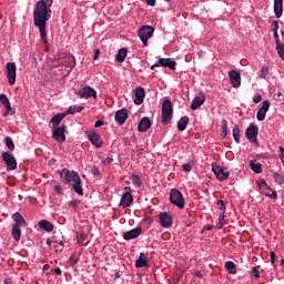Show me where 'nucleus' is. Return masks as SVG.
<instances>
[{"label": "nucleus", "mask_w": 284, "mask_h": 284, "mask_svg": "<svg viewBox=\"0 0 284 284\" xmlns=\"http://www.w3.org/2000/svg\"><path fill=\"white\" fill-rule=\"evenodd\" d=\"M53 272H54V274H57V275H61V274H62L60 267L54 268Z\"/></svg>", "instance_id": "62"}, {"label": "nucleus", "mask_w": 284, "mask_h": 284, "mask_svg": "<svg viewBox=\"0 0 284 284\" xmlns=\"http://www.w3.org/2000/svg\"><path fill=\"white\" fill-rule=\"evenodd\" d=\"M4 144H6L7 149H8L10 152H13V151H14L16 144H14V142H13V140H12L11 136H6V138H4Z\"/></svg>", "instance_id": "34"}, {"label": "nucleus", "mask_w": 284, "mask_h": 284, "mask_svg": "<svg viewBox=\"0 0 284 284\" xmlns=\"http://www.w3.org/2000/svg\"><path fill=\"white\" fill-rule=\"evenodd\" d=\"M280 151H281L280 158H281V160L283 162V165H284V149H283V146H280Z\"/></svg>", "instance_id": "56"}, {"label": "nucleus", "mask_w": 284, "mask_h": 284, "mask_svg": "<svg viewBox=\"0 0 284 284\" xmlns=\"http://www.w3.org/2000/svg\"><path fill=\"white\" fill-rule=\"evenodd\" d=\"M135 97H136V99L134 100V103H135L136 105L143 104L144 98H145V90H144V88L138 87V88L135 89Z\"/></svg>", "instance_id": "22"}, {"label": "nucleus", "mask_w": 284, "mask_h": 284, "mask_svg": "<svg viewBox=\"0 0 284 284\" xmlns=\"http://www.w3.org/2000/svg\"><path fill=\"white\" fill-rule=\"evenodd\" d=\"M258 268H260V266H254V267L252 268L251 274H252V276L255 277V278H260Z\"/></svg>", "instance_id": "47"}, {"label": "nucleus", "mask_w": 284, "mask_h": 284, "mask_svg": "<svg viewBox=\"0 0 284 284\" xmlns=\"http://www.w3.org/2000/svg\"><path fill=\"white\" fill-rule=\"evenodd\" d=\"M274 39L276 41V47H278V44H283V43L280 42V37H278L277 32H274Z\"/></svg>", "instance_id": "53"}, {"label": "nucleus", "mask_w": 284, "mask_h": 284, "mask_svg": "<svg viewBox=\"0 0 284 284\" xmlns=\"http://www.w3.org/2000/svg\"><path fill=\"white\" fill-rule=\"evenodd\" d=\"M276 51L282 61H284V43L276 45Z\"/></svg>", "instance_id": "41"}, {"label": "nucleus", "mask_w": 284, "mask_h": 284, "mask_svg": "<svg viewBox=\"0 0 284 284\" xmlns=\"http://www.w3.org/2000/svg\"><path fill=\"white\" fill-rule=\"evenodd\" d=\"M113 162V159L112 158H106L104 161H103V163L105 164V165H109V164H111Z\"/></svg>", "instance_id": "58"}, {"label": "nucleus", "mask_w": 284, "mask_h": 284, "mask_svg": "<svg viewBox=\"0 0 284 284\" xmlns=\"http://www.w3.org/2000/svg\"><path fill=\"white\" fill-rule=\"evenodd\" d=\"M88 139L97 149H100L103 144L100 134H98L95 131L89 132Z\"/></svg>", "instance_id": "17"}, {"label": "nucleus", "mask_w": 284, "mask_h": 284, "mask_svg": "<svg viewBox=\"0 0 284 284\" xmlns=\"http://www.w3.org/2000/svg\"><path fill=\"white\" fill-rule=\"evenodd\" d=\"M53 0H40L33 10V24L39 29L43 43H48V21L52 18Z\"/></svg>", "instance_id": "1"}, {"label": "nucleus", "mask_w": 284, "mask_h": 284, "mask_svg": "<svg viewBox=\"0 0 284 284\" xmlns=\"http://www.w3.org/2000/svg\"><path fill=\"white\" fill-rule=\"evenodd\" d=\"M225 268L229 271V274L236 275V264L232 261L225 263Z\"/></svg>", "instance_id": "32"}, {"label": "nucleus", "mask_w": 284, "mask_h": 284, "mask_svg": "<svg viewBox=\"0 0 284 284\" xmlns=\"http://www.w3.org/2000/svg\"><path fill=\"white\" fill-rule=\"evenodd\" d=\"M221 130H222V136L226 138L229 135V121L227 120H222Z\"/></svg>", "instance_id": "36"}, {"label": "nucleus", "mask_w": 284, "mask_h": 284, "mask_svg": "<svg viewBox=\"0 0 284 284\" xmlns=\"http://www.w3.org/2000/svg\"><path fill=\"white\" fill-rule=\"evenodd\" d=\"M173 224V217L170 213H161L160 214V225L164 229H168L170 226H172Z\"/></svg>", "instance_id": "15"}, {"label": "nucleus", "mask_w": 284, "mask_h": 284, "mask_svg": "<svg viewBox=\"0 0 284 284\" xmlns=\"http://www.w3.org/2000/svg\"><path fill=\"white\" fill-rule=\"evenodd\" d=\"M142 234V227H136L124 233L123 239L125 241H132L133 239H139Z\"/></svg>", "instance_id": "19"}, {"label": "nucleus", "mask_w": 284, "mask_h": 284, "mask_svg": "<svg viewBox=\"0 0 284 284\" xmlns=\"http://www.w3.org/2000/svg\"><path fill=\"white\" fill-rule=\"evenodd\" d=\"M64 118H65V114L58 113L52 116V119L50 120V123L52 124V126L57 128L58 125L61 124V121H63Z\"/></svg>", "instance_id": "27"}, {"label": "nucleus", "mask_w": 284, "mask_h": 284, "mask_svg": "<svg viewBox=\"0 0 284 284\" xmlns=\"http://www.w3.org/2000/svg\"><path fill=\"white\" fill-rule=\"evenodd\" d=\"M68 63H67V68H70V71H72V68H74L77 65V60L74 59L73 55H68Z\"/></svg>", "instance_id": "37"}, {"label": "nucleus", "mask_w": 284, "mask_h": 284, "mask_svg": "<svg viewBox=\"0 0 284 284\" xmlns=\"http://www.w3.org/2000/svg\"><path fill=\"white\" fill-rule=\"evenodd\" d=\"M1 158H2V161L4 162L8 170H10V171L17 170L18 162H17L14 155H12V153L3 152Z\"/></svg>", "instance_id": "8"}, {"label": "nucleus", "mask_w": 284, "mask_h": 284, "mask_svg": "<svg viewBox=\"0 0 284 284\" xmlns=\"http://www.w3.org/2000/svg\"><path fill=\"white\" fill-rule=\"evenodd\" d=\"M53 247H54L57 253L63 252V241L54 242Z\"/></svg>", "instance_id": "43"}, {"label": "nucleus", "mask_w": 284, "mask_h": 284, "mask_svg": "<svg viewBox=\"0 0 284 284\" xmlns=\"http://www.w3.org/2000/svg\"><path fill=\"white\" fill-rule=\"evenodd\" d=\"M189 123L190 118L187 115L181 116V119L178 121V130L181 132L185 131Z\"/></svg>", "instance_id": "25"}, {"label": "nucleus", "mask_w": 284, "mask_h": 284, "mask_svg": "<svg viewBox=\"0 0 284 284\" xmlns=\"http://www.w3.org/2000/svg\"><path fill=\"white\" fill-rule=\"evenodd\" d=\"M153 33H154V28L150 26H144L139 30L138 34L142 40L144 47L148 45V40L153 37Z\"/></svg>", "instance_id": "7"}, {"label": "nucleus", "mask_w": 284, "mask_h": 284, "mask_svg": "<svg viewBox=\"0 0 284 284\" xmlns=\"http://www.w3.org/2000/svg\"><path fill=\"white\" fill-rule=\"evenodd\" d=\"M54 191H55L58 194H63V189H61L60 185L54 186Z\"/></svg>", "instance_id": "54"}, {"label": "nucleus", "mask_w": 284, "mask_h": 284, "mask_svg": "<svg viewBox=\"0 0 284 284\" xmlns=\"http://www.w3.org/2000/svg\"><path fill=\"white\" fill-rule=\"evenodd\" d=\"M272 26L274 27L273 31L277 32V30H278V22L277 21H273Z\"/></svg>", "instance_id": "59"}, {"label": "nucleus", "mask_w": 284, "mask_h": 284, "mask_svg": "<svg viewBox=\"0 0 284 284\" xmlns=\"http://www.w3.org/2000/svg\"><path fill=\"white\" fill-rule=\"evenodd\" d=\"M105 124V122L103 120H98L94 124V128H101Z\"/></svg>", "instance_id": "52"}, {"label": "nucleus", "mask_w": 284, "mask_h": 284, "mask_svg": "<svg viewBox=\"0 0 284 284\" xmlns=\"http://www.w3.org/2000/svg\"><path fill=\"white\" fill-rule=\"evenodd\" d=\"M170 202L175 205L176 207L179 209H184L185 206V200H184V196L183 194L176 190V189H172L170 191Z\"/></svg>", "instance_id": "4"}, {"label": "nucleus", "mask_w": 284, "mask_h": 284, "mask_svg": "<svg viewBox=\"0 0 284 284\" xmlns=\"http://www.w3.org/2000/svg\"><path fill=\"white\" fill-rule=\"evenodd\" d=\"M274 13L277 19L282 17L283 13V0H274Z\"/></svg>", "instance_id": "26"}, {"label": "nucleus", "mask_w": 284, "mask_h": 284, "mask_svg": "<svg viewBox=\"0 0 284 284\" xmlns=\"http://www.w3.org/2000/svg\"><path fill=\"white\" fill-rule=\"evenodd\" d=\"M173 115V105L171 100L166 99L162 103L161 108V122L166 125L171 122Z\"/></svg>", "instance_id": "3"}, {"label": "nucleus", "mask_w": 284, "mask_h": 284, "mask_svg": "<svg viewBox=\"0 0 284 284\" xmlns=\"http://www.w3.org/2000/svg\"><path fill=\"white\" fill-rule=\"evenodd\" d=\"M176 61L171 58H160L156 63L151 65V70H154L155 68H169L170 70H176Z\"/></svg>", "instance_id": "6"}, {"label": "nucleus", "mask_w": 284, "mask_h": 284, "mask_svg": "<svg viewBox=\"0 0 284 284\" xmlns=\"http://www.w3.org/2000/svg\"><path fill=\"white\" fill-rule=\"evenodd\" d=\"M146 1V4L154 7L156 4V0H144Z\"/></svg>", "instance_id": "57"}, {"label": "nucleus", "mask_w": 284, "mask_h": 284, "mask_svg": "<svg viewBox=\"0 0 284 284\" xmlns=\"http://www.w3.org/2000/svg\"><path fill=\"white\" fill-rule=\"evenodd\" d=\"M261 185H265L270 191H272L271 187L266 184L265 181H262V182H261Z\"/></svg>", "instance_id": "64"}, {"label": "nucleus", "mask_w": 284, "mask_h": 284, "mask_svg": "<svg viewBox=\"0 0 284 284\" xmlns=\"http://www.w3.org/2000/svg\"><path fill=\"white\" fill-rule=\"evenodd\" d=\"M274 180L276 183H278L280 185L284 184V176L278 174V173H274L273 175Z\"/></svg>", "instance_id": "42"}, {"label": "nucleus", "mask_w": 284, "mask_h": 284, "mask_svg": "<svg viewBox=\"0 0 284 284\" xmlns=\"http://www.w3.org/2000/svg\"><path fill=\"white\" fill-rule=\"evenodd\" d=\"M270 106H271V102L268 100H264L262 102V108L258 109L257 114H256L257 121H260V122L264 121Z\"/></svg>", "instance_id": "14"}, {"label": "nucleus", "mask_w": 284, "mask_h": 284, "mask_svg": "<svg viewBox=\"0 0 284 284\" xmlns=\"http://www.w3.org/2000/svg\"><path fill=\"white\" fill-rule=\"evenodd\" d=\"M212 171L220 182H224L230 178V172L216 164H212Z\"/></svg>", "instance_id": "11"}, {"label": "nucleus", "mask_w": 284, "mask_h": 284, "mask_svg": "<svg viewBox=\"0 0 284 284\" xmlns=\"http://www.w3.org/2000/svg\"><path fill=\"white\" fill-rule=\"evenodd\" d=\"M267 74H268L267 67H263L261 70V74H260L261 79H263V80L266 79Z\"/></svg>", "instance_id": "48"}, {"label": "nucleus", "mask_w": 284, "mask_h": 284, "mask_svg": "<svg viewBox=\"0 0 284 284\" xmlns=\"http://www.w3.org/2000/svg\"><path fill=\"white\" fill-rule=\"evenodd\" d=\"M83 110L82 105H71L69 106V109L67 110V114H71L74 115L77 113H80Z\"/></svg>", "instance_id": "33"}, {"label": "nucleus", "mask_w": 284, "mask_h": 284, "mask_svg": "<svg viewBox=\"0 0 284 284\" xmlns=\"http://www.w3.org/2000/svg\"><path fill=\"white\" fill-rule=\"evenodd\" d=\"M265 196L271 197L272 200H276L277 199V193H276V191H272V194L266 193Z\"/></svg>", "instance_id": "51"}, {"label": "nucleus", "mask_w": 284, "mask_h": 284, "mask_svg": "<svg viewBox=\"0 0 284 284\" xmlns=\"http://www.w3.org/2000/svg\"><path fill=\"white\" fill-rule=\"evenodd\" d=\"M131 180H132L133 184H134L135 186H138V187H141V186L143 185L141 179H140L136 174H133V175L131 176Z\"/></svg>", "instance_id": "39"}, {"label": "nucleus", "mask_w": 284, "mask_h": 284, "mask_svg": "<svg viewBox=\"0 0 284 284\" xmlns=\"http://www.w3.org/2000/svg\"><path fill=\"white\" fill-rule=\"evenodd\" d=\"M233 138L237 144L241 143V129H239V125L233 128Z\"/></svg>", "instance_id": "35"}, {"label": "nucleus", "mask_w": 284, "mask_h": 284, "mask_svg": "<svg viewBox=\"0 0 284 284\" xmlns=\"http://www.w3.org/2000/svg\"><path fill=\"white\" fill-rule=\"evenodd\" d=\"M77 95L84 100L90 98L97 99V91L91 87H84L77 92Z\"/></svg>", "instance_id": "12"}, {"label": "nucleus", "mask_w": 284, "mask_h": 284, "mask_svg": "<svg viewBox=\"0 0 284 284\" xmlns=\"http://www.w3.org/2000/svg\"><path fill=\"white\" fill-rule=\"evenodd\" d=\"M229 78H230L231 85L234 89L241 88V72L236 70H231L229 72Z\"/></svg>", "instance_id": "13"}, {"label": "nucleus", "mask_w": 284, "mask_h": 284, "mask_svg": "<svg viewBox=\"0 0 284 284\" xmlns=\"http://www.w3.org/2000/svg\"><path fill=\"white\" fill-rule=\"evenodd\" d=\"M12 219H13V221L16 222L14 225L20 226V225H26V224H27L26 219H24V217L22 216V214H20L19 212L13 213Z\"/></svg>", "instance_id": "28"}, {"label": "nucleus", "mask_w": 284, "mask_h": 284, "mask_svg": "<svg viewBox=\"0 0 284 284\" xmlns=\"http://www.w3.org/2000/svg\"><path fill=\"white\" fill-rule=\"evenodd\" d=\"M126 54H128V49L125 48L120 49L118 54L115 55V61H118L119 63H123V61H125L126 59Z\"/></svg>", "instance_id": "29"}, {"label": "nucleus", "mask_w": 284, "mask_h": 284, "mask_svg": "<svg viewBox=\"0 0 284 284\" xmlns=\"http://www.w3.org/2000/svg\"><path fill=\"white\" fill-rule=\"evenodd\" d=\"M3 284H13V281L10 277H6Z\"/></svg>", "instance_id": "61"}, {"label": "nucleus", "mask_w": 284, "mask_h": 284, "mask_svg": "<svg viewBox=\"0 0 284 284\" xmlns=\"http://www.w3.org/2000/svg\"><path fill=\"white\" fill-rule=\"evenodd\" d=\"M61 181L65 184L72 185V189L79 195H83V189L81 186V180L77 172L63 169L60 173Z\"/></svg>", "instance_id": "2"}, {"label": "nucleus", "mask_w": 284, "mask_h": 284, "mask_svg": "<svg viewBox=\"0 0 284 284\" xmlns=\"http://www.w3.org/2000/svg\"><path fill=\"white\" fill-rule=\"evenodd\" d=\"M258 128L256 124L251 123L246 129L245 136L251 143H257Z\"/></svg>", "instance_id": "9"}, {"label": "nucleus", "mask_w": 284, "mask_h": 284, "mask_svg": "<svg viewBox=\"0 0 284 284\" xmlns=\"http://www.w3.org/2000/svg\"><path fill=\"white\" fill-rule=\"evenodd\" d=\"M275 258H276V255L274 252H271V262H272V265L275 264Z\"/></svg>", "instance_id": "60"}, {"label": "nucleus", "mask_w": 284, "mask_h": 284, "mask_svg": "<svg viewBox=\"0 0 284 284\" xmlns=\"http://www.w3.org/2000/svg\"><path fill=\"white\" fill-rule=\"evenodd\" d=\"M250 168L251 170L256 173V174H260L263 172V169H262V164L258 163L257 161H250Z\"/></svg>", "instance_id": "30"}, {"label": "nucleus", "mask_w": 284, "mask_h": 284, "mask_svg": "<svg viewBox=\"0 0 284 284\" xmlns=\"http://www.w3.org/2000/svg\"><path fill=\"white\" fill-rule=\"evenodd\" d=\"M6 75L8 84L10 87L14 85L17 81V64L14 62H8L6 64Z\"/></svg>", "instance_id": "5"}, {"label": "nucleus", "mask_w": 284, "mask_h": 284, "mask_svg": "<svg viewBox=\"0 0 284 284\" xmlns=\"http://www.w3.org/2000/svg\"><path fill=\"white\" fill-rule=\"evenodd\" d=\"M151 128L152 121L148 116H144L139 123V132L141 133L148 132Z\"/></svg>", "instance_id": "20"}, {"label": "nucleus", "mask_w": 284, "mask_h": 284, "mask_svg": "<svg viewBox=\"0 0 284 284\" xmlns=\"http://www.w3.org/2000/svg\"><path fill=\"white\" fill-rule=\"evenodd\" d=\"M0 102L2 105H7L8 103H10V100L7 94H0Z\"/></svg>", "instance_id": "46"}, {"label": "nucleus", "mask_w": 284, "mask_h": 284, "mask_svg": "<svg viewBox=\"0 0 284 284\" xmlns=\"http://www.w3.org/2000/svg\"><path fill=\"white\" fill-rule=\"evenodd\" d=\"M182 170L184 172H191L192 171V164H190V163L183 164Z\"/></svg>", "instance_id": "49"}, {"label": "nucleus", "mask_w": 284, "mask_h": 284, "mask_svg": "<svg viewBox=\"0 0 284 284\" xmlns=\"http://www.w3.org/2000/svg\"><path fill=\"white\" fill-rule=\"evenodd\" d=\"M217 205L220 206L221 213L225 214L226 213L225 202L223 200H219Z\"/></svg>", "instance_id": "45"}, {"label": "nucleus", "mask_w": 284, "mask_h": 284, "mask_svg": "<svg viewBox=\"0 0 284 284\" xmlns=\"http://www.w3.org/2000/svg\"><path fill=\"white\" fill-rule=\"evenodd\" d=\"M253 101L255 104H258L262 101V95L254 97Z\"/></svg>", "instance_id": "55"}, {"label": "nucleus", "mask_w": 284, "mask_h": 284, "mask_svg": "<svg viewBox=\"0 0 284 284\" xmlns=\"http://www.w3.org/2000/svg\"><path fill=\"white\" fill-rule=\"evenodd\" d=\"M129 119V113L126 109L118 110L115 113V122L119 125H123L125 121Z\"/></svg>", "instance_id": "18"}, {"label": "nucleus", "mask_w": 284, "mask_h": 284, "mask_svg": "<svg viewBox=\"0 0 284 284\" xmlns=\"http://www.w3.org/2000/svg\"><path fill=\"white\" fill-rule=\"evenodd\" d=\"M40 230H43L44 232H53L54 225L53 223L49 222L48 220H41L38 223Z\"/></svg>", "instance_id": "23"}, {"label": "nucleus", "mask_w": 284, "mask_h": 284, "mask_svg": "<svg viewBox=\"0 0 284 284\" xmlns=\"http://www.w3.org/2000/svg\"><path fill=\"white\" fill-rule=\"evenodd\" d=\"M87 235L84 233H78L77 235V241L79 243V245H82V243L85 241Z\"/></svg>", "instance_id": "44"}, {"label": "nucleus", "mask_w": 284, "mask_h": 284, "mask_svg": "<svg viewBox=\"0 0 284 284\" xmlns=\"http://www.w3.org/2000/svg\"><path fill=\"white\" fill-rule=\"evenodd\" d=\"M3 106L6 109V112L3 113V116H8L9 113H10V115H14V111H12L10 102L4 104Z\"/></svg>", "instance_id": "40"}, {"label": "nucleus", "mask_w": 284, "mask_h": 284, "mask_svg": "<svg viewBox=\"0 0 284 284\" xmlns=\"http://www.w3.org/2000/svg\"><path fill=\"white\" fill-rule=\"evenodd\" d=\"M124 190L126 192L122 196L120 205L125 209V207L130 206L133 203V195L130 193L131 192V187L126 186Z\"/></svg>", "instance_id": "16"}, {"label": "nucleus", "mask_w": 284, "mask_h": 284, "mask_svg": "<svg viewBox=\"0 0 284 284\" xmlns=\"http://www.w3.org/2000/svg\"><path fill=\"white\" fill-rule=\"evenodd\" d=\"M225 225V213H221L219 216V224L216 225L217 230H222Z\"/></svg>", "instance_id": "38"}, {"label": "nucleus", "mask_w": 284, "mask_h": 284, "mask_svg": "<svg viewBox=\"0 0 284 284\" xmlns=\"http://www.w3.org/2000/svg\"><path fill=\"white\" fill-rule=\"evenodd\" d=\"M99 54H100V51L95 50L94 55H93L94 61H97V59H99Z\"/></svg>", "instance_id": "63"}, {"label": "nucleus", "mask_w": 284, "mask_h": 284, "mask_svg": "<svg viewBox=\"0 0 284 284\" xmlns=\"http://www.w3.org/2000/svg\"><path fill=\"white\" fill-rule=\"evenodd\" d=\"M135 266H136V268L149 267V260L144 253L140 254L139 260H136V262H135Z\"/></svg>", "instance_id": "24"}, {"label": "nucleus", "mask_w": 284, "mask_h": 284, "mask_svg": "<svg viewBox=\"0 0 284 284\" xmlns=\"http://www.w3.org/2000/svg\"><path fill=\"white\" fill-rule=\"evenodd\" d=\"M91 173H92L94 176H98V178L101 176V173H100V171H99V169H98L97 166H93V168H92Z\"/></svg>", "instance_id": "50"}, {"label": "nucleus", "mask_w": 284, "mask_h": 284, "mask_svg": "<svg viewBox=\"0 0 284 284\" xmlns=\"http://www.w3.org/2000/svg\"><path fill=\"white\" fill-rule=\"evenodd\" d=\"M12 237L14 241H21V227L19 225H13L12 226Z\"/></svg>", "instance_id": "31"}, {"label": "nucleus", "mask_w": 284, "mask_h": 284, "mask_svg": "<svg viewBox=\"0 0 284 284\" xmlns=\"http://www.w3.org/2000/svg\"><path fill=\"white\" fill-rule=\"evenodd\" d=\"M52 139L59 143H63L65 141V124L53 128Z\"/></svg>", "instance_id": "10"}, {"label": "nucleus", "mask_w": 284, "mask_h": 284, "mask_svg": "<svg viewBox=\"0 0 284 284\" xmlns=\"http://www.w3.org/2000/svg\"><path fill=\"white\" fill-rule=\"evenodd\" d=\"M205 103V97L204 95H195V98L192 100L191 103V110L196 111L199 110L203 104Z\"/></svg>", "instance_id": "21"}]
</instances>
